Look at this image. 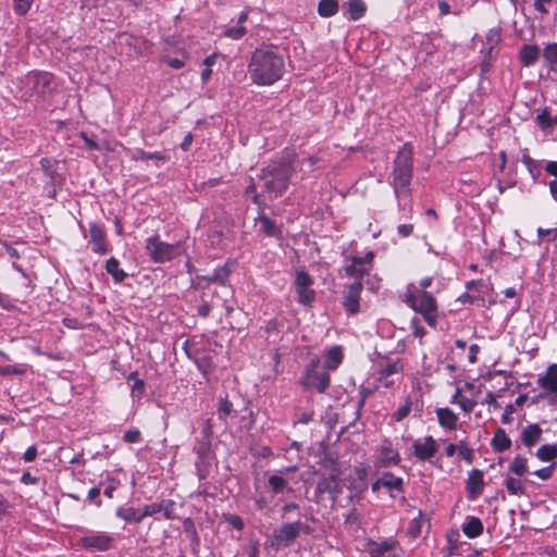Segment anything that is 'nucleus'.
I'll list each match as a JSON object with an SVG mask.
<instances>
[{
  "label": "nucleus",
  "instance_id": "f257e3e1",
  "mask_svg": "<svg viewBox=\"0 0 557 557\" xmlns=\"http://www.w3.org/2000/svg\"><path fill=\"white\" fill-rule=\"evenodd\" d=\"M285 72L284 57L272 47L256 49L248 64V73L253 84L270 86L280 81Z\"/></svg>",
  "mask_w": 557,
  "mask_h": 557
},
{
  "label": "nucleus",
  "instance_id": "f03ea898",
  "mask_svg": "<svg viewBox=\"0 0 557 557\" xmlns=\"http://www.w3.org/2000/svg\"><path fill=\"white\" fill-rule=\"evenodd\" d=\"M294 171L292 157L273 160L262 170L260 175L262 187L274 197L283 195L288 188Z\"/></svg>",
  "mask_w": 557,
  "mask_h": 557
},
{
  "label": "nucleus",
  "instance_id": "7ed1b4c3",
  "mask_svg": "<svg viewBox=\"0 0 557 557\" xmlns=\"http://www.w3.org/2000/svg\"><path fill=\"white\" fill-rule=\"evenodd\" d=\"M412 175L413 148L411 144L406 143L397 151L391 173V185L393 186L396 198H403L410 195Z\"/></svg>",
  "mask_w": 557,
  "mask_h": 557
},
{
  "label": "nucleus",
  "instance_id": "20e7f679",
  "mask_svg": "<svg viewBox=\"0 0 557 557\" xmlns=\"http://www.w3.org/2000/svg\"><path fill=\"white\" fill-rule=\"evenodd\" d=\"M146 250L151 260L156 263H164L166 261H171L175 257L183 253V247L181 243L168 244L162 242L158 235L147 238Z\"/></svg>",
  "mask_w": 557,
  "mask_h": 557
},
{
  "label": "nucleus",
  "instance_id": "39448f33",
  "mask_svg": "<svg viewBox=\"0 0 557 557\" xmlns=\"http://www.w3.org/2000/svg\"><path fill=\"white\" fill-rule=\"evenodd\" d=\"M320 359L312 358L307 366L304 376L300 379V384L306 389H317L319 393H324L330 386V375L326 371H320Z\"/></svg>",
  "mask_w": 557,
  "mask_h": 557
},
{
  "label": "nucleus",
  "instance_id": "423d86ee",
  "mask_svg": "<svg viewBox=\"0 0 557 557\" xmlns=\"http://www.w3.org/2000/svg\"><path fill=\"white\" fill-rule=\"evenodd\" d=\"M25 87L28 97L46 98L54 89L53 77L47 72H32L26 76Z\"/></svg>",
  "mask_w": 557,
  "mask_h": 557
},
{
  "label": "nucleus",
  "instance_id": "0eeeda50",
  "mask_svg": "<svg viewBox=\"0 0 557 557\" xmlns=\"http://www.w3.org/2000/svg\"><path fill=\"white\" fill-rule=\"evenodd\" d=\"M114 543V537L106 532L89 531L78 540V545L91 552L109 550Z\"/></svg>",
  "mask_w": 557,
  "mask_h": 557
},
{
  "label": "nucleus",
  "instance_id": "6e6552de",
  "mask_svg": "<svg viewBox=\"0 0 557 557\" xmlns=\"http://www.w3.org/2000/svg\"><path fill=\"white\" fill-rule=\"evenodd\" d=\"M183 348L187 357L195 362L198 370L207 377L213 368L211 355L205 349L198 348L188 339L185 341Z\"/></svg>",
  "mask_w": 557,
  "mask_h": 557
},
{
  "label": "nucleus",
  "instance_id": "1a4fd4ad",
  "mask_svg": "<svg viewBox=\"0 0 557 557\" xmlns=\"http://www.w3.org/2000/svg\"><path fill=\"white\" fill-rule=\"evenodd\" d=\"M408 307L413 309L416 312L421 313L429 325H436L437 305L435 298L431 293L428 296H424V298H421L420 300L414 302V305H409Z\"/></svg>",
  "mask_w": 557,
  "mask_h": 557
},
{
  "label": "nucleus",
  "instance_id": "9d476101",
  "mask_svg": "<svg viewBox=\"0 0 557 557\" xmlns=\"http://www.w3.org/2000/svg\"><path fill=\"white\" fill-rule=\"evenodd\" d=\"M374 253L369 251L364 257H354L351 263L346 265L345 272L349 277L360 280L368 274L372 268Z\"/></svg>",
  "mask_w": 557,
  "mask_h": 557
},
{
  "label": "nucleus",
  "instance_id": "9b49d317",
  "mask_svg": "<svg viewBox=\"0 0 557 557\" xmlns=\"http://www.w3.org/2000/svg\"><path fill=\"white\" fill-rule=\"evenodd\" d=\"M398 542L388 537L381 542L370 541L368 543L369 557H397L395 549Z\"/></svg>",
  "mask_w": 557,
  "mask_h": 557
},
{
  "label": "nucleus",
  "instance_id": "f8f14e48",
  "mask_svg": "<svg viewBox=\"0 0 557 557\" xmlns=\"http://www.w3.org/2000/svg\"><path fill=\"white\" fill-rule=\"evenodd\" d=\"M412 447L414 456L421 461L430 460L438 450V445L431 435L414 441Z\"/></svg>",
  "mask_w": 557,
  "mask_h": 557
},
{
  "label": "nucleus",
  "instance_id": "ddd939ff",
  "mask_svg": "<svg viewBox=\"0 0 557 557\" xmlns=\"http://www.w3.org/2000/svg\"><path fill=\"white\" fill-rule=\"evenodd\" d=\"M301 522L285 523L274 532V542L280 546H288L299 535Z\"/></svg>",
  "mask_w": 557,
  "mask_h": 557
},
{
  "label": "nucleus",
  "instance_id": "4468645a",
  "mask_svg": "<svg viewBox=\"0 0 557 557\" xmlns=\"http://www.w3.org/2000/svg\"><path fill=\"white\" fill-rule=\"evenodd\" d=\"M484 490V474L483 471L479 469H472L469 472L468 479L466 481V491L468 494V498L471 500L476 499Z\"/></svg>",
  "mask_w": 557,
  "mask_h": 557
},
{
  "label": "nucleus",
  "instance_id": "2eb2a0df",
  "mask_svg": "<svg viewBox=\"0 0 557 557\" xmlns=\"http://www.w3.org/2000/svg\"><path fill=\"white\" fill-rule=\"evenodd\" d=\"M339 473L334 469L329 476L322 478L318 482V491L321 494H330L332 499L335 500L342 493V486L338 480Z\"/></svg>",
  "mask_w": 557,
  "mask_h": 557
},
{
  "label": "nucleus",
  "instance_id": "dca6fc26",
  "mask_svg": "<svg viewBox=\"0 0 557 557\" xmlns=\"http://www.w3.org/2000/svg\"><path fill=\"white\" fill-rule=\"evenodd\" d=\"M362 290V283L360 281L354 282L349 285L348 290L344 297V307L347 312L355 314L359 311V299Z\"/></svg>",
  "mask_w": 557,
  "mask_h": 557
},
{
  "label": "nucleus",
  "instance_id": "f3484780",
  "mask_svg": "<svg viewBox=\"0 0 557 557\" xmlns=\"http://www.w3.org/2000/svg\"><path fill=\"white\" fill-rule=\"evenodd\" d=\"M89 236V243L91 244L92 251L99 255H106L108 252V247L106 243V233L102 227L96 223L90 224Z\"/></svg>",
  "mask_w": 557,
  "mask_h": 557
},
{
  "label": "nucleus",
  "instance_id": "a211bd4d",
  "mask_svg": "<svg viewBox=\"0 0 557 557\" xmlns=\"http://www.w3.org/2000/svg\"><path fill=\"white\" fill-rule=\"evenodd\" d=\"M537 385L549 394L557 393V363L548 366L545 373L539 375Z\"/></svg>",
  "mask_w": 557,
  "mask_h": 557
},
{
  "label": "nucleus",
  "instance_id": "6ab92c4d",
  "mask_svg": "<svg viewBox=\"0 0 557 557\" xmlns=\"http://www.w3.org/2000/svg\"><path fill=\"white\" fill-rule=\"evenodd\" d=\"M400 461L399 454L392 447L391 444L384 445L380 449V455L375 460L376 467H389L397 465Z\"/></svg>",
  "mask_w": 557,
  "mask_h": 557
},
{
  "label": "nucleus",
  "instance_id": "aec40b11",
  "mask_svg": "<svg viewBox=\"0 0 557 557\" xmlns=\"http://www.w3.org/2000/svg\"><path fill=\"white\" fill-rule=\"evenodd\" d=\"M542 433H543V431L539 424H536V423L528 424L521 431V434H520L521 442L525 447H529V448L533 447L541 440Z\"/></svg>",
  "mask_w": 557,
  "mask_h": 557
},
{
  "label": "nucleus",
  "instance_id": "412c9836",
  "mask_svg": "<svg viewBox=\"0 0 557 557\" xmlns=\"http://www.w3.org/2000/svg\"><path fill=\"white\" fill-rule=\"evenodd\" d=\"M540 58V48L536 45H523L519 51V59L523 66L534 65Z\"/></svg>",
  "mask_w": 557,
  "mask_h": 557
},
{
  "label": "nucleus",
  "instance_id": "4be33fe9",
  "mask_svg": "<svg viewBox=\"0 0 557 557\" xmlns=\"http://www.w3.org/2000/svg\"><path fill=\"white\" fill-rule=\"evenodd\" d=\"M436 417L438 424L447 430H455L457 428L458 417L449 408H437Z\"/></svg>",
  "mask_w": 557,
  "mask_h": 557
},
{
  "label": "nucleus",
  "instance_id": "5701e85b",
  "mask_svg": "<svg viewBox=\"0 0 557 557\" xmlns=\"http://www.w3.org/2000/svg\"><path fill=\"white\" fill-rule=\"evenodd\" d=\"M462 532L467 537L475 539L482 534L483 523L476 517H469L462 525Z\"/></svg>",
  "mask_w": 557,
  "mask_h": 557
},
{
  "label": "nucleus",
  "instance_id": "b1692460",
  "mask_svg": "<svg viewBox=\"0 0 557 557\" xmlns=\"http://www.w3.org/2000/svg\"><path fill=\"white\" fill-rule=\"evenodd\" d=\"M492 447L495 451L503 453L510 448L511 440L507 435L504 429H497L491 442Z\"/></svg>",
  "mask_w": 557,
  "mask_h": 557
},
{
  "label": "nucleus",
  "instance_id": "393cba45",
  "mask_svg": "<svg viewBox=\"0 0 557 557\" xmlns=\"http://www.w3.org/2000/svg\"><path fill=\"white\" fill-rule=\"evenodd\" d=\"M429 294L430 293L426 292V289H420L419 286H416V283H410L404 293L403 300L407 306L414 305V302L424 298V296H428Z\"/></svg>",
  "mask_w": 557,
  "mask_h": 557
},
{
  "label": "nucleus",
  "instance_id": "a878e982",
  "mask_svg": "<svg viewBox=\"0 0 557 557\" xmlns=\"http://www.w3.org/2000/svg\"><path fill=\"white\" fill-rule=\"evenodd\" d=\"M347 13L351 21L360 20L367 12V4L363 0H348Z\"/></svg>",
  "mask_w": 557,
  "mask_h": 557
},
{
  "label": "nucleus",
  "instance_id": "bb28decb",
  "mask_svg": "<svg viewBox=\"0 0 557 557\" xmlns=\"http://www.w3.org/2000/svg\"><path fill=\"white\" fill-rule=\"evenodd\" d=\"M143 512L134 507H120L116 509V516L126 522L140 523L143 521Z\"/></svg>",
  "mask_w": 557,
  "mask_h": 557
},
{
  "label": "nucleus",
  "instance_id": "cd10ccee",
  "mask_svg": "<svg viewBox=\"0 0 557 557\" xmlns=\"http://www.w3.org/2000/svg\"><path fill=\"white\" fill-rule=\"evenodd\" d=\"M545 65L553 72L557 73V44H548L543 51Z\"/></svg>",
  "mask_w": 557,
  "mask_h": 557
},
{
  "label": "nucleus",
  "instance_id": "c85d7f7f",
  "mask_svg": "<svg viewBox=\"0 0 557 557\" xmlns=\"http://www.w3.org/2000/svg\"><path fill=\"white\" fill-rule=\"evenodd\" d=\"M343 360L342 348L338 346L332 347L326 352V360L324 361L323 368L327 370H335Z\"/></svg>",
  "mask_w": 557,
  "mask_h": 557
},
{
  "label": "nucleus",
  "instance_id": "c756f323",
  "mask_svg": "<svg viewBox=\"0 0 557 557\" xmlns=\"http://www.w3.org/2000/svg\"><path fill=\"white\" fill-rule=\"evenodd\" d=\"M131 159L134 161H148L154 160L158 162H165L168 158L162 152H146L143 149H136L132 152Z\"/></svg>",
  "mask_w": 557,
  "mask_h": 557
},
{
  "label": "nucleus",
  "instance_id": "7c9ffc66",
  "mask_svg": "<svg viewBox=\"0 0 557 557\" xmlns=\"http://www.w3.org/2000/svg\"><path fill=\"white\" fill-rule=\"evenodd\" d=\"M380 483H383V487L398 492H401L404 486L403 479L394 475L392 472H384L380 478Z\"/></svg>",
  "mask_w": 557,
  "mask_h": 557
},
{
  "label": "nucleus",
  "instance_id": "2f4dec72",
  "mask_svg": "<svg viewBox=\"0 0 557 557\" xmlns=\"http://www.w3.org/2000/svg\"><path fill=\"white\" fill-rule=\"evenodd\" d=\"M338 12V2L336 0H320L318 13L322 17H331Z\"/></svg>",
  "mask_w": 557,
  "mask_h": 557
},
{
  "label": "nucleus",
  "instance_id": "473e14b6",
  "mask_svg": "<svg viewBox=\"0 0 557 557\" xmlns=\"http://www.w3.org/2000/svg\"><path fill=\"white\" fill-rule=\"evenodd\" d=\"M107 272L112 275L115 282H122L127 274L120 269V263L116 258L111 257L106 263Z\"/></svg>",
  "mask_w": 557,
  "mask_h": 557
},
{
  "label": "nucleus",
  "instance_id": "72a5a7b5",
  "mask_svg": "<svg viewBox=\"0 0 557 557\" xmlns=\"http://www.w3.org/2000/svg\"><path fill=\"white\" fill-rule=\"evenodd\" d=\"M259 222L261 231L268 235L273 237H278L281 235L280 228L276 226V224L268 218L265 214L259 215Z\"/></svg>",
  "mask_w": 557,
  "mask_h": 557
},
{
  "label": "nucleus",
  "instance_id": "f704fd0d",
  "mask_svg": "<svg viewBox=\"0 0 557 557\" xmlns=\"http://www.w3.org/2000/svg\"><path fill=\"white\" fill-rule=\"evenodd\" d=\"M535 455L541 461H545V462L557 458V442L552 445H542L536 450Z\"/></svg>",
  "mask_w": 557,
  "mask_h": 557
},
{
  "label": "nucleus",
  "instance_id": "c9c22d12",
  "mask_svg": "<svg viewBox=\"0 0 557 557\" xmlns=\"http://www.w3.org/2000/svg\"><path fill=\"white\" fill-rule=\"evenodd\" d=\"M509 471L515 473L516 475H524L525 473H528V460L527 458L520 456V455H517L512 462L510 463L509 466Z\"/></svg>",
  "mask_w": 557,
  "mask_h": 557
},
{
  "label": "nucleus",
  "instance_id": "e433bc0d",
  "mask_svg": "<svg viewBox=\"0 0 557 557\" xmlns=\"http://www.w3.org/2000/svg\"><path fill=\"white\" fill-rule=\"evenodd\" d=\"M505 486L510 495H522L525 492L522 482L511 476L506 478Z\"/></svg>",
  "mask_w": 557,
  "mask_h": 557
},
{
  "label": "nucleus",
  "instance_id": "4c0bfd02",
  "mask_svg": "<svg viewBox=\"0 0 557 557\" xmlns=\"http://www.w3.org/2000/svg\"><path fill=\"white\" fill-rule=\"evenodd\" d=\"M231 270L227 265L216 268L210 275L206 278L209 282H218L220 284H224L226 278L228 277Z\"/></svg>",
  "mask_w": 557,
  "mask_h": 557
},
{
  "label": "nucleus",
  "instance_id": "58836bf2",
  "mask_svg": "<svg viewBox=\"0 0 557 557\" xmlns=\"http://www.w3.org/2000/svg\"><path fill=\"white\" fill-rule=\"evenodd\" d=\"M233 411V404L228 399H220L218 407V417L220 420L226 422V419L232 414Z\"/></svg>",
  "mask_w": 557,
  "mask_h": 557
},
{
  "label": "nucleus",
  "instance_id": "ea45409f",
  "mask_svg": "<svg viewBox=\"0 0 557 557\" xmlns=\"http://www.w3.org/2000/svg\"><path fill=\"white\" fill-rule=\"evenodd\" d=\"M404 370L403 362L400 360H396L393 362H388L386 366L381 368L379 372L384 373V375L391 376H399Z\"/></svg>",
  "mask_w": 557,
  "mask_h": 557
},
{
  "label": "nucleus",
  "instance_id": "a19ab883",
  "mask_svg": "<svg viewBox=\"0 0 557 557\" xmlns=\"http://www.w3.org/2000/svg\"><path fill=\"white\" fill-rule=\"evenodd\" d=\"M312 284H313V280L307 272H305L302 270H298L296 272V280H295L296 289L311 287Z\"/></svg>",
  "mask_w": 557,
  "mask_h": 557
},
{
  "label": "nucleus",
  "instance_id": "79ce46f5",
  "mask_svg": "<svg viewBox=\"0 0 557 557\" xmlns=\"http://www.w3.org/2000/svg\"><path fill=\"white\" fill-rule=\"evenodd\" d=\"M296 292L298 294V301L301 305L308 306L315 299V293L310 287L296 289Z\"/></svg>",
  "mask_w": 557,
  "mask_h": 557
},
{
  "label": "nucleus",
  "instance_id": "37998d69",
  "mask_svg": "<svg viewBox=\"0 0 557 557\" xmlns=\"http://www.w3.org/2000/svg\"><path fill=\"white\" fill-rule=\"evenodd\" d=\"M458 455L467 463H472L474 459V451L463 441L458 444Z\"/></svg>",
  "mask_w": 557,
  "mask_h": 557
},
{
  "label": "nucleus",
  "instance_id": "c03bdc74",
  "mask_svg": "<svg viewBox=\"0 0 557 557\" xmlns=\"http://www.w3.org/2000/svg\"><path fill=\"white\" fill-rule=\"evenodd\" d=\"M268 483L274 493H282L287 485V481L280 475H271Z\"/></svg>",
  "mask_w": 557,
  "mask_h": 557
},
{
  "label": "nucleus",
  "instance_id": "a18cd8bd",
  "mask_svg": "<svg viewBox=\"0 0 557 557\" xmlns=\"http://www.w3.org/2000/svg\"><path fill=\"white\" fill-rule=\"evenodd\" d=\"M161 512H163V517L168 520H173L176 518L175 513V502L172 499H165L161 502Z\"/></svg>",
  "mask_w": 557,
  "mask_h": 557
},
{
  "label": "nucleus",
  "instance_id": "49530a36",
  "mask_svg": "<svg viewBox=\"0 0 557 557\" xmlns=\"http://www.w3.org/2000/svg\"><path fill=\"white\" fill-rule=\"evenodd\" d=\"M536 122H537V125L543 131H547L552 127L550 115H549L547 109L543 110L541 113L537 114Z\"/></svg>",
  "mask_w": 557,
  "mask_h": 557
},
{
  "label": "nucleus",
  "instance_id": "de8ad7c7",
  "mask_svg": "<svg viewBox=\"0 0 557 557\" xmlns=\"http://www.w3.org/2000/svg\"><path fill=\"white\" fill-rule=\"evenodd\" d=\"M145 389H146L145 382L140 379H136V381L132 387V391H131L132 397L134 399H138V400L141 399V397L145 394Z\"/></svg>",
  "mask_w": 557,
  "mask_h": 557
},
{
  "label": "nucleus",
  "instance_id": "09e8293b",
  "mask_svg": "<svg viewBox=\"0 0 557 557\" xmlns=\"http://www.w3.org/2000/svg\"><path fill=\"white\" fill-rule=\"evenodd\" d=\"M246 34V28L242 25L230 27L225 30L224 35L231 39H240Z\"/></svg>",
  "mask_w": 557,
  "mask_h": 557
},
{
  "label": "nucleus",
  "instance_id": "8fccbe9b",
  "mask_svg": "<svg viewBox=\"0 0 557 557\" xmlns=\"http://www.w3.org/2000/svg\"><path fill=\"white\" fill-rule=\"evenodd\" d=\"M467 290L480 295L482 297L483 289H487V285L483 281H470L467 283Z\"/></svg>",
  "mask_w": 557,
  "mask_h": 557
},
{
  "label": "nucleus",
  "instance_id": "3c124183",
  "mask_svg": "<svg viewBox=\"0 0 557 557\" xmlns=\"http://www.w3.org/2000/svg\"><path fill=\"white\" fill-rule=\"evenodd\" d=\"M411 411V401L407 400L401 407L394 413L395 421L399 422L405 419Z\"/></svg>",
  "mask_w": 557,
  "mask_h": 557
},
{
  "label": "nucleus",
  "instance_id": "603ef678",
  "mask_svg": "<svg viewBox=\"0 0 557 557\" xmlns=\"http://www.w3.org/2000/svg\"><path fill=\"white\" fill-rule=\"evenodd\" d=\"M26 369L22 366H0V375L24 374Z\"/></svg>",
  "mask_w": 557,
  "mask_h": 557
},
{
  "label": "nucleus",
  "instance_id": "864d4df0",
  "mask_svg": "<svg viewBox=\"0 0 557 557\" xmlns=\"http://www.w3.org/2000/svg\"><path fill=\"white\" fill-rule=\"evenodd\" d=\"M143 518H146V517H149V516H153L158 512H161V502L160 503H152V504H148L146 505L143 510Z\"/></svg>",
  "mask_w": 557,
  "mask_h": 557
},
{
  "label": "nucleus",
  "instance_id": "5fc2aeb1",
  "mask_svg": "<svg viewBox=\"0 0 557 557\" xmlns=\"http://www.w3.org/2000/svg\"><path fill=\"white\" fill-rule=\"evenodd\" d=\"M123 440L126 443H139L141 441V433L139 430H127L123 435Z\"/></svg>",
  "mask_w": 557,
  "mask_h": 557
},
{
  "label": "nucleus",
  "instance_id": "6e6d98bb",
  "mask_svg": "<svg viewBox=\"0 0 557 557\" xmlns=\"http://www.w3.org/2000/svg\"><path fill=\"white\" fill-rule=\"evenodd\" d=\"M554 0H534V9L541 15L548 14V5L553 3Z\"/></svg>",
  "mask_w": 557,
  "mask_h": 557
},
{
  "label": "nucleus",
  "instance_id": "4d7b16f0",
  "mask_svg": "<svg viewBox=\"0 0 557 557\" xmlns=\"http://www.w3.org/2000/svg\"><path fill=\"white\" fill-rule=\"evenodd\" d=\"M458 405L463 412L470 413L476 406V401L473 399L463 397L458 400Z\"/></svg>",
  "mask_w": 557,
  "mask_h": 557
},
{
  "label": "nucleus",
  "instance_id": "13d9d810",
  "mask_svg": "<svg viewBox=\"0 0 557 557\" xmlns=\"http://www.w3.org/2000/svg\"><path fill=\"white\" fill-rule=\"evenodd\" d=\"M34 0H14L15 11L18 14H25L30 9V5Z\"/></svg>",
  "mask_w": 557,
  "mask_h": 557
},
{
  "label": "nucleus",
  "instance_id": "bf43d9fd",
  "mask_svg": "<svg viewBox=\"0 0 557 557\" xmlns=\"http://www.w3.org/2000/svg\"><path fill=\"white\" fill-rule=\"evenodd\" d=\"M377 381H379L380 385L385 388H391L396 383L395 376L384 375V373H382V372H379Z\"/></svg>",
  "mask_w": 557,
  "mask_h": 557
},
{
  "label": "nucleus",
  "instance_id": "052dcab7",
  "mask_svg": "<svg viewBox=\"0 0 557 557\" xmlns=\"http://www.w3.org/2000/svg\"><path fill=\"white\" fill-rule=\"evenodd\" d=\"M226 522L232 525L236 530H243L244 529V522L243 519L239 516L236 515H230L225 518Z\"/></svg>",
  "mask_w": 557,
  "mask_h": 557
},
{
  "label": "nucleus",
  "instance_id": "680f3d73",
  "mask_svg": "<svg viewBox=\"0 0 557 557\" xmlns=\"http://www.w3.org/2000/svg\"><path fill=\"white\" fill-rule=\"evenodd\" d=\"M554 471V466L544 467L534 472V475L540 478L541 480H548L552 478Z\"/></svg>",
  "mask_w": 557,
  "mask_h": 557
},
{
  "label": "nucleus",
  "instance_id": "e2e57ef3",
  "mask_svg": "<svg viewBox=\"0 0 557 557\" xmlns=\"http://www.w3.org/2000/svg\"><path fill=\"white\" fill-rule=\"evenodd\" d=\"M516 408L513 404H509L505 407L504 413L500 418L502 423L507 424L511 421V416L515 413Z\"/></svg>",
  "mask_w": 557,
  "mask_h": 557
},
{
  "label": "nucleus",
  "instance_id": "0e129e2a",
  "mask_svg": "<svg viewBox=\"0 0 557 557\" xmlns=\"http://www.w3.org/2000/svg\"><path fill=\"white\" fill-rule=\"evenodd\" d=\"M479 352H480V346L478 344H472L469 346L468 360L471 364H474L478 361Z\"/></svg>",
  "mask_w": 557,
  "mask_h": 557
},
{
  "label": "nucleus",
  "instance_id": "69168bd1",
  "mask_svg": "<svg viewBox=\"0 0 557 557\" xmlns=\"http://www.w3.org/2000/svg\"><path fill=\"white\" fill-rule=\"evenodd\" d=\"M413 225L412 224H400L397 227V232L401 237H408L412 234Z\"/></svg>",
  "mask_w": 557,
  "mask_h": 557
},
{
  "label": "nucleus",
  "instance_id": "338daca9",
  "mask_svg": "<svg viewBox=\"0 0 557 557\" xmlns=\"http://www.w3.org/2000/svg\"><path fill=\"white\" fill-rule=\"evenodd\" d=\"M21 482L26 485H35L39 482V479L37 476L30 474L29 472H24L21 478Z\"/></svg>",
  "mask_w": 557,
  "mask_h": 557
},
{
  "label": "nucleus",
  "instance_id": "774afa93",
  "mask_svg": "<svg viewBox=\"0 0 557 557\" xmlns=\"http://www.w3.org/2000/svg\"><path fill=\"white\" fill-rule=\"evenodd\" d=\"M536 233L540 237L553 236V239L557 238V228L539 227Z\"/></svg>",
  "mask_w": 557,
  "mask_h": 557
}]
</instances>
